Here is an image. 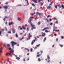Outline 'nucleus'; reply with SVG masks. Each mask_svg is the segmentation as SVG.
Here are the masks:
<instances>
[{
  "label": "nucleus",
  "mask_w": 64,
  "mask_h": 64,
  "mask_svg": "<svg viewBox=\"0 0 64 64\" xmlns=\"http://www.w3.org/2000/svg\"><path fill=\"white\" fill-rule=\"evenodd\" d=\"M54 20H57V19H56V18H55V17H54Z\"/></svg>",
  "instance_id": "nucleus-50"
},
{
  "label": "nucleus",
  "mask_w": 64,
  "mask_h": 64,
  "mask_svg": "<svg viewBox=\"0 0 64 64\" xmlns=\"http://www.w3.org/2000/svg\"><path fill=\"white\" fill-rule=\"evenodd\" d=\"M56 6H58V7H59V3H57L56 4Z\"/></svg>",
  "instance_id": "nucleus-33"
},
{
  "label": "nucleus",
  "mask_w": 64,
  "mask_h": 64,
  "mask_svg": "<svg viewBox=\"0 0 64 64\" xmlns=\"http://www.w3.org/2000/svg\"><path fill=\"white\" fill-rule=\"evenodd\" d=\"M28 37H29V39H30V38L32 37V36L31 34L30 33H29L28 34Z\"/></svg>",
  "instance_id": "nucleus-6"
},
{
  "label": "nucleus",
  "mask_w": 64,
  "mask_h": 64,
  "mask_svg": "<svg viewBox=\"0 0 64 64\" xmlns=\"http://www.w3.org/2000/svg\"><path fill=\"white\" fill-rule=\"evenodd\" d=\"M40 45V44H38V45H36V47H39V46Z\"/></svg>",
  "instance_id": "nucleus-30"
},
{
  "label": "nucleus",
  "mask_w": 64,
  "mask_h": 64,
  "mask_svg": "<svg viewBox=\"0 0 64 64\" xmlns=\"http://www.w3.org/2000/svg\"><path fill=\"white\" fill-rule=\"evenodd\" d=\"M50 21H52V19H50L49 20Z\"/></svg>",
  "instance_id": "nucleus-61"
},
{
  "label": "nucleus",
  "mask_w": 64,
  "mask_h": 64,
  "mask_svg": "<svg viewBox=\"0 0 64 64\" xmlns=\"http://www.w3.org/2000/svg\"><path fill=\"white\" fill-rule=\"evenodd\" d=\"M7 61L8 62H9V63H10V64H11V61H9V60H8Z\"/></svg>",
  "instance_id": "nucleus-17"
},
{
  "label": "nucleus",
  "mask_w": 64,
  "mask_h": 64,
  "mask_svg": "<svg viewBox=\"0 0 64 64\" xmlns=\"http://www.w3.org/2000/svg\"><path fill=\"white\" fill-rule=\"evenodd\" d=\"M30 18H32V19H34V17L33 16L30 17Z\"/></svg>",
  "instance_id": "nucleus-48"
},
{
  "label": "nucleus",
  "mask_w": 64,
  "mask_h": 64,
  "mask_svg": "<svg viewBox=\"0 0 64 64\" xmlns=\"http://www.w3.org/2000/svg\"><path fill=\"white\" fill-rule=\"evenodd\" d=\"M49 17H50V15H48V16L47 17V18H49Z\"/></svg>",
  "instance_id": "nucleus-62"
},
{
  "label": "nucleus",
  "mask_w": 64,
  "mask_h": 64,
  "mask_svg": "<svg viewBox=\"0 0 64 64\" xmlns=\"http://www.w3.org/2000/svg\"><path fill=\"white\" fill-rule=\"evenodd\" d=\"M38 2H40V1H41V0H38Z\"/></svg>",
  "instance_id": "nucleus-54"
},
{
  "label": "nucleus",
  "mask_w": 64,
  "mask_h": 64,
  "mask_svg": "<svg viewBox=\"0 0 64 64\" xmlns=\"http://www.w3.org/2000/svg\"><path fill=\"white\" fill-rule=\"evenodd\" d=\"M18 6H22V5L21 4H19V5H18Z\"/></svg>",
  "instance_id": "nucleus-44"
},
{
  "label": "nucleus",
  "mask_w": 64,
  "mask_h": 64,
  "mask_svg": "<svg viewBox=\"0 0 64 64\" xmlns=\"http://www.w3.org/2000/svg\"><path fill=\"white\" fill-rule=\"evenodd\" d=\"M40 53V52H38L37 53V55H38V54H39Z\"/></svg>",
  "instance_id": "nucleus-59"
},
{
  "label": "nucleus",
  "mask_w": 64,
  "mask_h": 64,
  "mask_svg": "<svg viewBox=\"0 0 64 64\" xmlns=\"http://www.w3.org/2000/svg\"><path fill=\"white\" fill-rule=\"evenodd\" d=\"M34 49H37V46L35 47Z\"/></svg>",
  "instance_id": "nucleus-55"
},
{
  "label": "nucleus",
  "mask_w": 64,
  "mask_h": 64,
  "mask_svg": "<svg viewBox=\"0 0 64 64\" xmlns=\"http://www.w3.org/2000/svg\"><path fill=\"white\" fill-rule=\"evenodd\" d=\"M23 60L24 61H25V58H24L23 59Z\"/></svg>",
  "instance_id": "nucleus-46"
},
{
  "label": "nucleus",
  "mask_w": 64,
  "mask_h": 64,
  "mask_svg": "<svg viewBox=\"0 0 64 64\" xmlns=\"http://www.w3.org/2000/svg\"><path fill=\"white\" fill-rule=\"evenodd\" d=\"M12 54L13 55H14H14H15V54H14V53H13V52H12Z\"/></svg>",
  "instance_id": "nucleus-47"
},
{
  "label": "nucleus",
  "mask_w": 64,
  "mask_h": 64,
  "mask_svg": "<svg viewBox=\"0 0 64 64\" xmlns=\"http://www.w3.org/2000/svg\"><path fill=\"white\" fill-rule=\"evenodd\" d=\"M59 46H60V47H62L63 46V45L62 44H60Z\"/></svg>",
  "instance_id": "nucleus-22"
},
{
  "label": "nucleus",
  "mask_w": 64,
  "mask_h": 64,
  "mask_svg": "<svg viewBox=\"0 0 64 64\" xmlns=\"http://www.w3.org/2000/svg\"><path fill=\"white\" fill-rule=\"evenodd\" d=\"M16 58L17 59V60H19L20 59V58L18 57H16Z\"/></svg>",
  "instance_id": "nucleus-16"
},
{
  "label": "nucleus",
  "mask_w": 64,
  "mask_h": 64,
  "mask_svg": "<svg viewBox=\"0 0 64 64\" xmlns=\"http://www.w3.org/2000/svg\"><path fill=\"white\" fill-rule=\"evenodd\" d=\"M48 28H48V27L44 28V29H42V31H44V30H46V29H48Z\"/></svg>",
  "instance_id": "nucleus-9"
},
{
  "label": "nucleus",
  "mask_w": 64,
  "mask_h": 64,
  "mask_svg": "<svg viewBox=\"0 0 64 64\" xmlns=\"http://www.w3.org/2000/svg\"><path fill=\"white\" fill-rule=\"evenodd\" d=\"M26 1L27 2V4H28V5L29 4V3L28 2V0H26Z\"/></svg>",
  "instance_id": "nucleus-18"
},
{
  "label": "nucleus",
  "mask_w": 64,
  "mask_h": 64,
  "mask_svg": "<svg viewBox=\"0 0 64 64\" xmlns=\"http://www.w3.org/2000/svg\"><path fill=\"white\" fill-rule=\"evenodd\" d=\"M40 52H41V53H43V51H42V50H41Z\"/></svg>",
  "instance_id": "nucleus-60"
},
{
  "label": "nucleus",
  "mask_w": 64,
  "mask_h": 64,
  "mask_svg": "<svg viewBox=\"0 0 64 64\" xmlns=\"http://www.w3.org/2000/svg\"><path fill=\"white\" fill-rule=\"evenodd\" d=\"M41 55H42V54H40L38 55H37L36 57H39V56H41Z\"/></svg>",
  "instance_id": "nucleus-34"
},
{
  "label": "nucleus",
  "mask_w": 64,
  "mask_h": 64,
  "mask_svg": "<svg viewBox=\"0 0 64 64\" xmlns=\"http://www.w3.org/2000/svg\"><path fill=\"white\" fill-rule=\"evenodd\" d=\"M46 40V38H44V42H45Z\"/></svg>",
  "instance_id": "nucleus-27"
},
{
  "label": "nucleus",
  "mask_w": 64,
  "mask_h": 64,
  "mask_svg": "<svg viewBox=\"0 0 64 64\" xmlns=\"http://www.w3.org/2000/svg\"><path fill=\"white\" fill-rule=\"evenodd\" d=\"M38 60L39 62H40V61H41V59L40 58H38Z\"/></svg>",
  "instance_id": "nucleus-24"
},
{
  "label": "nucleus",
  "mask_w": 64,
  "mask_h": 64,
  "mask_svg": "<svg viewBox=\"0 0 64 64\" xmlns=\"http://www.w3.org/2000/svg\"><path fill=\"white\" fill-rule=\"evenodd\" d=\"M61 7H62V9H64V5L63 4H62L61 6Z\"/></svg>",
  "instance_id": "nucleus-20"
},
{
  "label": "nucleus",
  "mask_w": 64,
  "mask_h": 64,
  "mask_svg": "<svg viewBox=\"0 0 64 64\" xmlns=\"http://www.w3.org/2000/svg\"><path fill=\"white\" fill-rule=\"evenodd\" d=\"M34 19L35 20H36L37 19V18H34Z\"/></svg>",
  "instance_id": "nucleus-57"
},
{
  "label": "nucleus",
  "mask_w": 64,
  "mask_h": 64,
  "mask_svg": "<svg viewBox=\"0 0 64 64\" xmlns=\"http://www.w3.org/2000/svg\"><path fill=\"white\" fill-rule=\"evenodd\" d=\"M36 14L37 15H41V16H42L43 15V13H39V12H36Z\"/></svg>",
  "instance_id": "nucleus-5"
},
{
  "label": "nucleus",
  "mask_w": 64,
  "mask_h": 64,
  "mask_svg": "<svg viewBox=\"0 0 64 64\" xmlns=\"http://www.w3.org/2000/svg\"><path fill=\"white\" fill-rule=\"evenodd\" d=\"M52 3H53V2H52L49 5L50 6H48V7H47V8L48 9L51 8V7L50 5H51L52 4Z\"/></svg>",
  "instance_id": "nucleus-4"
},
{
  "label": "nucleus",
  "mask_w": 64,
  "mask_h": 64,
  "mask_svg": "<svg viewBox=\"0 0 64 64\" xmlns=\"http://www.w3.org/2000/svg\"><path fill=\"white\" fill-rule=\"evenodd\" d=\"M14 24V22H10H10L9 23V26H10L11 25V24L12 25V24Z\"/></svg>",
  "instance_id": "nucleus-7"
},
{
  "label": "nucleus",
  "mask_w": 64,
  "mask_h": 64,
  "mask_svg": "<svg viewBox=\"0 0 64 64\" xmlns=\"http://www.w3.org/2000/svg\"><path fill=\"white\" fill-rule=\"evenodd\" d=\"M59 30H55L56 32H59Z\"/></svg>",
  "instance_id": "nucleus-36"
},
{
  "label": "nucleus",
  "mask_w": 64,
  "mask_h": 64,
  "mask_svg": "<svg viewBox=\"0 0 64 64\" xmlns=\"http://www.w3.org/2000/svg\"><path fill=\"white\" fill-rule=\"evenodd\" d=\"M16 37H18V34H16Z\"/></svg>",
  "instance_id": "nucleus-28"
},
{
  "label": "nucleus",
  "mask_w": 64,
  "mask_h": 64,
  "mask_svg": "<svg viewBox=\"0 0 64 64\" xmlns=\"http://www.w3.org/2000/svg\"><path fill=\"white\" fill-rule=\"evenodd\" d=\"M8 2H6L5 3V4H8Z\"/></svg>",
  "instance_id": "nucleus-63"
},
{
  "label": "nucleus",
  "mask_w": 64,
  "mask_h": 64,
  "mask_svg": "<svg viewBox=\"0 0 64 64\" xmlns=\"http://www.w3.org/2000/svg\"><path fill=\"white\" fill-rule=\"evenodd\" d=\"M34 38L35 40H34L32 42V45H33V44H34V42H35L36 40V41L38 39L36 37H35Z\"/></svg>",
  "instance_id": "nucleus-2"
},
{
  "label": "nucleus",
  "mask_w": 64,
  "mask_h": 64,
  "mask_svg": "<svg viewBox=\"0 0 64 64\" xmlns=\"http://www.w3.org/2000/svg\"><path fill=\"white\" fill-rule=\"evenodd\" d=\"M47 58L48 60H49V59H50V56H49V55L47 56Z\"/></svg>",
  "instance_id": "nucleus-12"
},
{
  "label": "nucleus",
  "mask_w": 64,
  "mask_h": 64,
  "mask_svg": "<svg viewBox=\"0 0 64 64\" xmlns=\"http://www.w3.org/2000/svg\"><path fill=\"white\" fill-rule=\"evenodd\" d=\"M8 49L10 50V51H12V48H9Z\"/></svg>",
  "instance_id": "nucleus-35"
},
{
  "label": "nucleus",
  "mask_w": 64,
  "mask_h": 64,
  "mask_svg": "<svg viewBox=\"0 0 64 64\" xmlns=\"http://www.w3.org/2000/svg\"><path fill=\"white\" fill-rule=\"evenodd\" d=\"M45 32H46V33H48V32H50L49 31H48V30H45Z\"/></svg>",
  "instance_id": "nucleus-21"
},
{
  "label": "nucleus",
  "mask_w": 64,
  "mask_h": 64,
  "mask_svg": "<svg viewBox=\"0 0 64 64\" xmlns=\"http://www.w3.org/2000/svg\"><path fill=\"white\" fill-rule=\"evenodd\" d=\"M10 43L12 44V47H13L12 48V50H14V45H16L17 44V43L14 42V41H12Z\"/></svg>",
  "instance_id": "nucleus-1"
},
{
  "label": "nucleus",
  "mask_w": 64,
  "mask_h": 64,
  "mask_svg": "<svg viewBox=\"0 0 64 64\" xmlns=\"http://www.w3.org/2000/svg\"><path fill=\"white\" fill-rule=\"evenodd\" d=\"M8 47H10V44H7Z\"/></svg>",
  "instance_id": "nucleus-25"
},
{
  "label": "nucleus",
  "mask_w": 64,
  "mask_h": 64,
  "mask_svg": "<svg viewBox=\"0 0 64 64\" xmlns=\"http://www.w3.org/2000/svg\"><path fill=\"white\" fill-rule=\"evenodd\" d=\"M41 6H42L43 5V3H42L40 4Z\"/></svg>",
  "instance_id": "nucleus-45"
},
{
  "label": "nucleus",
  "mask_w": 64,
  "mask_h": 64,
  "mask_svg": "<svg viewBox=\"0 0 64 64\" xmlns=\"http://www.w3.org/2000/svg\"><path fill=\"white\" fill-rule=\"evenodd\" d=\"M55 8H56V9H57V6H55Z\"/></svg>",
  "instance_id": "nucleus-51"
},
{
  "label": "nucleus",
  "mask_w": 64,
  "mask_h": 64,
  "mask_svg": "<svg viewBox=\"0 0 64 64\" xmlns=\"http://www.w3.org/2000/svg\"><path fill=\"white\" fill-rule=\"evenodd\" d=\"M55 23H56V24H58V22L57 21Z\"/></svg>",
  "instance_id": "nucleus-39"
},
{
  "label": "nucleus",
  "mask_w": 64,
  "mask_h": 64,
  "mask_svg": "<svg viewBox=\"0 0 64 64\" xmlns=\"http://www.w3.org/2000/svg\"><path fill=\"white\" fill-rule=\"evenodd\" d=\"M42 37H44V36H45V34L44 33L43 34H42Z\"/></svg>",
  "instance_id": "nucleus-19"
},
{
  "label": "nucleus",
  "mask_w": 64,
  "mask_h": 64,
  "mask_svg": "<svg viewBox=\"0 0 64 64\" xmlns=\"http://www.w3.org/2000/svg\"><path fill=\"white\" fill-rule=\"evenodd\" d=\"M18 21H20V20H21V19L19 17L18 18Z\"/></svg>",
  "instance_id": "nucleus-29"
},
{
  "label": "nucleus",
  "mask_w": 64,
  "mask_h": 64,
  "mask_svg": "<svg viewBox=\"0 0 64 64\" xmlns=\"http://www.w3.org/2000/svg\"><path fill=\"white\" fill-rule=\"evenodd\" d=\"M6 18H4L3 20H4V21H5V19Z\"/></svg>",
  "instance_id": "nucleus-53"
},
{
  "label": "nucleus",
  "mask_w": 64,
  "mask_h": 64,
  "mask_svg": "<svg viewBox=\"0 0 64 64\" xmlns=\"http://www.w3.org/2000/svg\"><path fill=\"white\" fill-rule=\"evenodd\" d=\"M2 49L3 48H0V52H1V53H2Z\"/></svg>",
  "instance_id": "nucleus-15"
},
{
  "label": "nucleus",
  "mask_w": 64,
  "mask_h": 64,
  "mask_svg": "<svg viewBox=\"0 0 64 64\" xmlns=\"http://www.w3.org/2000/svg\"><path fill=\"white\" fill-rule=\"evenodd\" d=\"M54 26H53V27H54V30H53V32L55 31V24H54Z\"/></svg>",
  "instance_id": "nucleus-10"
},
{
  "label": "nucleus",
  "mask_w": 64,
  "mask_h": 64,
  "mask_svg": "<svg viewBox=\"0 0 64 64\" xmlns=\"http://www.w3.org/2000/svg\"><path fill=\"white\" fill-rule=\"evenodd\" d=\"M12 32L14 33H15L16 31H15V29H12Z\"/></svg>",
  "instance_id": "nucleus-13"
},
{
  "label": "nucleus",
  "mask_w": 64,
  "mask_h": 64,
  "mask_svg": "<svg viewBox=\"0 0 64 64\" xmlns=\"http://www.w3.org/2000/svg\"><path fill=\"white\" fill-rule=\"evenodd\" d=\"M54 35L55 36H57V34H54Z\"/></svg>",
  "instance_id": "nucleus-56"
},
{
  "label": "nucleus",
  "mask_w": 64,
  "mask_h": 64,
  "mask_svg": "<svg viewBox=\"0 0 64 64\" xmlns=\"http://www.w3.org/2000/svg\"><path fill=\"white\" fill-rule=\"evenodd\" d=\"M45 20H46L47 21V22L48 23L49 22V20L47 18H46Z\"/></svg>",
  "instance_id": "nucleus-23"
},
{
  "label": "nucleus",
  "mask_w": 64,
  "mask_h": 64,
  "mask_svg": "<svg viewBox=\"0 0 64 64\" xmlns=\"http://www.w3.org/2000/svg\"><path fill=\"white\" fill-rule=\"evenodd\" d=\"M40 22H38V25H40Z\"/></svg>",
  "instance_id": "nucleus-31"
},
{
  "label": "nucleus",
  "mask_w": 64,
  "mask_h": 64,
  "mask_svg": "<svg viewBox=\"0 0 64 64\" xmlns=\"http://www.w3.org/2000/svg\"><path fill=\"white\" fill-rule=\"evenodd\" d=\"M61 38L62 39H64V36H61Z\"/></svg>",
  "instance_id": "nucleus-41"
},
{
  "label": "nucleus",
  "mask_w": 64,
  "mask_h": 64,
  "mask_svg": "<svg viewBox=\"0 0 64 64\" xmlns=\"http://www.w3.org/2000/svg\"><path fill=\"white\" fill-rule=\"evenodd\" d=\"M52 24H53V23H52V22H51V23H50V25H52Z\"/></svg>",
  "instance_id": "nucleus-42"
},
{
  "label": "nucleus",
  "mask_w": 64,
  "mask_h": 64,
  "mask_svg": "<svg viewBox=\"0 0 64 64\" xmlns=\"http://www.w3.org/2000/svg\"><path fill=\"white\" fill-rule=\"evenodd\" d=\"M24 49H25V50H28V48H24Z\"/></svg>",
  "instance_id": "nucleus-58"
},
{
  "label": "nucleus",
  "mask_w": 64,
  "mask_h": 64,
  "mask_svg": "<svg viewBox=\"0 0 64 64\" xmlns=\"http://www.w3.org/2000/svg\"><path fill=\"white\" fill-rule=\"evenodd\" d=\"M33 1L35 3H37V1L36 0H33Z\"/></svg>",
  "instance_id": "nucleus-11"
},
{
  "label": "nucleus",
  "mask_w": 64,
  "mask_h": 64,
  "mask_svg": "<svg viewBox=\"0 0 64 64\" xmlns=\"http://www.w3.org/2000/svg\"><path fill=\"white\" fill-rule=\"evenodd\" d=\"M58 40V38H57L56 39V42H57Z\"/></svg>",
  "instance_id": "nucleus-40"
},
{
  "label": "nucleus",
  "mask_w": 64,
  "mask_h": 64,
  "mask_svg": "<svg viewBox=\"0 0 64 64\" xmlns=\"http://www.w3.org/2000/svg\"><path fill=\"white\" fill-rule=\"evenodd\" d=\"M9 54V53H7L6 54V56H8V55Z\"/></svg>",
  "instance_id": "nucleus-43"
},
{
  "label": "nucleus",
  "mask_w": 64,
  "mask_h": 64,
  "mask_svg": "<svg viewBox=\"0 0 64 64\" xmlns=\"http://www.w3.org/2000/svg\"><path fill=\"white\" fill-rule=\"evenodd\" d=\"M8 33L10 34H11V32L10 31H9L8 32Z\"/></svg>",
  "instance_id": "nucleus-32"
},
{
  "label": "nucleus",
  "mask_w": 64,
  "mask_h": 64,
  "mask_svg": "<svg viewBox=\"0 0 64 64\" xmlns=\"http://www.w3.org/2000/svg\"><path fill=\"white\" fill-rule=\"evenodd\" d=\"M32 50H33V49H32V48H31V49H30L31 52H32Z\"/></svg>",
  "instance_id": "nucleus-38"
},
{
  "label": "nucleus",
  "mask_w": 64,
  "mask_h": 64,
  "mask_svg": "<svg viewBox=\"0 0 64 64\" xmlns=\"http://www.w3.org/2000/svg\"><path fill=\"white\" fill-rule=\"evenodd\" d=\"M32 5L33 6H34V7H35V4H32Z\"/></svg>",
  "instance_id": "nucleus-37"
},
{
  "label": "nucleus",
  "mask_w": 64,
  "mask_h": 64,
  "mask_svg": "<svg viewBox=\"0 0 64 64\" xmlns=\"http://www.w3.org/2000/svg\"><path fill=\"white\" fill-rule=\"evenodd\" d=\"M32 19H30V20L28 22L29 23H30V24L31 25V26H32V27H34V25H33L32 24V23H31V21H32Z\"/></svg>",
  "instance_id": "nucleus-3"
},
{
  "label": "nucleus",
  "mask_w": 64,
  "mask_h": 64,
  "mask_svg": "<svg viewBox=\"0 0 64 64\" xmlns=\"http://www.w3.org/2000/svg\"><path fill=\"white\" fill-rule=\"evenodd\" d=\"M5 18H8V17L7 16H6Z\"/></svg>",
  "instance_id": "nucleus-64"
},
{
  "label": "nucleus",
  "mask_w": 64,
  "mask_h": 64,
  "mask_svg": "<svg viewBox=\"0 0 64 64\" xmlns=\"http://www.w3.org/2000/svg\"><path fill=\"white\" fill-rule=\"evenodd\" d=\"M3 7V8H4V9H7L8 8V6H4Z\"/></svg>",
  "instance_id": "nucleus-8"
},
{
  "label": "nucleus",
  "mask_w": 64,
  "mask_h": 64,
  "mask_svg": "<svg viewBox=\"0 0 64 64\" xmlns=\"http://www.w3.org/2000/svg\"><path fill=\"white\" fill-rule=\"evenodd\" d=\"M27 31H29V28H27Z\"/></svg>",
  "instance_id": "nucleus-52"
},
{
  "label": "nucleus",
  "mask_w": 64,
  "mask_h": 64,
  "mask_svg": "<svg viewBox=\"0 0 64 64\" xmlns=\"http://www.w3.org/2000/svg\"><path fill=\"white\" fill-rule=\"evenodd\" d=\"M22 28H23V29H24V30H25V29H26V28H24V26H22Z\"/></svg>",
  "instance_id": "nucleus-26"
},
{
  "label": "nucleus",
  "mask_w": 64,
  "mask_h": 64,
  "mask_svg": "<svg viewBox=\"0 0 64 64\" xmlns=\"http://www.w3.org/2000/svg\"><path fill=\"white\" fill-rule=\"evenodd\" d=\"M5 28L6 29V31H7V28H6V27H5Z\"/></svg>",
  "instance_id": "nucleus-49"
},
{
  "label": "nucleus",
  "mask_w": 64,
  "mask_h": 64,
  "mask_svg": "<svg viewBox=\"0 0 64 64\" xmlns=\"http://www.w3.org/2000/svg\"><path fill=\"white\" fill-rule=\"evenodd\" d=\"M35 27V25H34V27H32L33 28H31V29L32 30H33V29H36V27Z\"/></svg>",
  "instance_id": "nucleus-14"
}]
</instances>
